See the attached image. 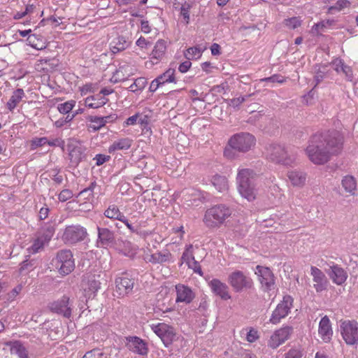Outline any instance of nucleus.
<instances>
[{
	"label": "nucleus",
	"mask_w": 358,
	"mask_h": 358,
	"mask_svg": "<svg viewBox=\"0 0 358 358\" xmlns=\"http://www.w3.org/2000/svg\"><path fill=\"white\" fill-rule=\"evenodd\" d=\"M246 100L245 96H239L237 98L231 99L229 101V105L234 108L239 106L242 103Z\"/></svg>",
	"instance_id": "nucleus-57"
},
{
	"label": "nucleus",
	"mask_w": 358,
	"mask_h": 358,
	"mask_svg": "<svg viewBox=\"0 0 358 358\" xmlns=\"http://www.w3.org/2000/svg\"><path fill=\"white\" fill-rule=\"evenodd\" d=\"M48 138L46 137L35 138L31 141V149L35 150L47 144Z\"/></svg>",
	"instance_id": "nucleus-48"
},
{
	"label": "nucleus",
	"mask_w": 358,
	"mask_h": 358,
	"mask_svg": "<svg viewBox=\"0 0 358 358\" xmlns=\"http://www.w3.org/2000/svg\"><path fill=\"white\" fill-rule=\"evenodd\" d=\"M85 193L93 194L94 196H97L101 194V187L96 184V181H93L90 185L84 189Z\"/></svg>",
	"instance_id": "nucleus-47"
},
{
	"label": "nucleus",
	"mask_w": 358,
	"mask_h": 358,
	"mask_svg": "<svg viewBox=\"0 0 358 358\" xmlns=\"http://www.w3.org/2000/svg\"><path fill=\"white\" fill-rule=\"evenodd\" d=\"M318 333L324 342H330L333 330L330 320L327 315L324 316L319 323Z\"/></svg>",
	"instance_id": "nucleus-20"
},
{
	"label": "nucleus",
	"mask_w": 358,
	"mask_h": 358,
	"mask_svg": "<svg viewBox=\"0 0 358 358\" xmlns=\"http://www.w3.org/2000/svg\"><path fill=\"white\" fill-rule=\"evenodd\" d=\"M343 143V136L337 131L317 133L310 137L306 153L313 164H324L330 160L331 156L341 152Z\"/></svg>",
	"instance_id": "nucleus-1"
},
{
	"label": "nucleus",
	"mask_w": 358,
	"mask_h": 358,
	"mask_svg": "<svg viewBox=\"0 0 358 358\" xmlns=\"http://www.w3.org/2000/svg\"><path fill=\"white\" fill-rule=\"evenodd\" d=\"M255 274L258 277L263 292H269L275 289V276L268 267L257 265Z\"/></svg>",
	"instance_id": "nucleus-9"
},
{
	"label": "nucleus",
	"mask_w": 358,
	"mask_h": 358,
	"mask_svg": "<svg viewBox=\"0 0 358 358\" xmlns=\"http://www.w3.org/2000/svg\"><path fill=\"white\" fill-rule=\"evenodd\" d=\"M120 222L124 223L127 227V229L129 230V231L132 234H136L141 236H145V235L148 234V233H146L145 231H142L139 226L131 223L125 215L123 216Z\"/></svg>",
	"instance_id": "nucleus-37"
},
{
	"label": "nucleus",
	"mask_w": 358,
	"mask_h": 358,
	"mask_svg": "<svg viewBox=\"0 0 358 358\" xmlns=\"http://www.w3.org/2000/svg\"><path fill=\"white\" fill-rule=\"evenodd\" d=\"M188 267L189 268L193 269L194 273H198L200 275H203V272L201 266L199 265V263L197 261L194 260L191 264V266Z\"/></svg>",
	"instance_id": "nucleus-60"
},
{
	"label": "nucleus",
	"mask_w": 358,
	"mask_h": 358,
	"mask_svg": "<svg viewBox=\"0 0 358 358\" xmlns=\"http://www.w3.org/2000/svg\"><path fill=\"white\" fill-rule=\"evenodd\" d=\"M211 54L213 55H220L221 54L220 52V46L217 43H213L210 47Z\"/></svg>",
	"instance_id": "nucleus-64"
},
{
	"label": "nucleus",
	"mask_w": 358,
	"mask_h": 358,
	"mask_svg": "<svg viewBox=\"0 0 358 358\" xmlns=\"http://www.w3.org/2000/svg\"><path fill=\"white\" fill-rule=\"evenodd\" d=\"M24 96L25 94L22 89L18 88L15 90L13 92L9 101L7 102L6 106L8 109L10 111H13Z\"/></svg>",
	"instance_id": "nucleus-30"
},
{
	"label": "nucleus",
	"mask_w": 358,
	"mask_h": 358,
	"mask_svg": "<svg viewBox=\"0 0 358 358\" xmlns=\"http://www.w3.org/2000/svg\"><path fill=\"white\" fill-rule=\"evenodd\" d=\"M325 271L332 282L337 285L344 284L348 277V272L340 265L334 263Z\"/></svg>",
	"instance_id": "nucleus-17"
},
{
	"label": "nucleus",
	"mask_w": 358,
	"mask_h": 358,
	"mask_svg": "<svg viewBox=\"0 0 358 358\" xmlns=\"http://www.w3.org/2000/svg\"><path fill=\"white\" fill-rule=\"evenodd\" d=\"M326 69L324 67L323 70H321L320 69H318L316 71V73L314 77V80L315 82V86H317L318 84H320L324 78L326 77Z\"/></svg>",
	"instance_id": "nucleus-52"
},
{
	"label": "nucleus",
	"mask_w": 358,
	"mask_h": 358,
	"mask_svg": "<svg viewBox=\"0 0 358 358\" xmlns=\"http://www.w3.org/2000/svg\"><path fill=\"white\" fill-rule=\"evenodd\" d=\"M108 99L104 96H101L99 94L96 96H90L85 99V106L90 108H99L104 106Z\"/></svg>",
	"instance_id": "nucleus-26"
},
{
	"label": "nucleus",
	"mask_w": 358,
	"mask_h": 358,
	"mask_svg": "<svg viewBox=\"0 0 358 358\" xmlns=\"http://www.w3.org/2000/svg\"><path fill=\"white\" fill-rule=\"evenodd\" d=\"M258 175L250 169H242L237 175L238 189L241 196L248 201H252L256 196V180Z\"/></svg>",
	"instance_id": "nucleus-2"
},
{
	"label": "nucleus",
	"mask_w": 358,
	"mask_h": 358,
	"mask_svg": "<svg viewBox=\"0 0 358 358\" xmlns=\"http://www.w3.org/2000/svg\"><path fill=\"white\" fill-rule=\"evenodd\" d=\"M166 50V43L164 40H158L152 51L151 59H156L155 63L157 64L159 60H161L165 54Z\"/></svg>",
	"instance_id": "nucleus-29"
},
{
	"label": "nucleus",
	"mask_w": 358,
	"mask_h": 358,
	"mask_svg": "<svg viewBox=\"0 0 358 358\" xmlns=\"http://www.w3.org/2000/svg\"><path fill=\"white\" fill-rule=\"evenodd\" d=\"M342 186L347 192L353 194L356 189L355 179L351 176H346L342 180Z\"/></svg>",
	"instance_id": "nucleus-39"
},
{
	"label": "nucleus",
	"mask_w": 358,
	"mask_h": 358,
	"mask_svg": "<svg viewBox=\"0 0 358 358\" xmlns=\"http://www.w3.org/2000/svg\"><path fill=\"white\" fill-rule=\"evenodd\" d=\"M49 211H50V209H49V208L47 207L46 205L44 207H42L39 210V215H38L39 219L43 220H45V218H47L48 216Z\"/></svg>",
	"instance_id": "nucleus-62"
},
{
	"label": "nucleus",
	"mask_w": 358,
	"mask_h": 358,
	"mask_svg": "<svg viewBox=\"0 0 358 358\" xmlns=\"http://www.w3.org/2000/svg\"><path fill=\"white\" fill-rule=\"evenodd\" d=\"M176 70L172 68H169L164 73L158 76L157 78V81H158L161 85H164L166 83H176V77H175Z\"/></svg>",
	"instance_id": "nucleus-34"
},
{
	"label": "nucleus",
	"mask_w": 358,
	"mask_h": 358,
	"mask_svg": "<svg viewBox=\"0 0 358 358\" xmlns=\"http://www.w3.org/2000/svg\"><path fill=\"white\" fill-rule=\"evenodd\" d=\"M76 101L71 100L58 105V110L62 114H68L75 106Z\"/></svg>",
	"instance_id": "nucleus-43"
},
{
	"label": "nucleus",
	"mask_w": 358,
	"mask_h": 358,
	"mask_svg": "<svg viewBox=\"0 0 358 358\" xmlns=\"http://www.w3.org/2000/svg\"><path fill=\"white\" fill-rule=\"evenodd\" d=\"M211 182L218 192H224L228 188L227 179L224 176L215 175L213 176Z\"/></svg>",
	"instance_id": "nucleus-35"
},
{
	"label": "nucleus",
	"mask_w": 358,
	"mask_h": 358,
	"mask_svg": "<svg viewBox=\"0 0 358 358\" xmlns=\"http://www.w3.org/2000/svg\"><path fill=\"white\" fill-rule=\"evenodd\" d=\"M126 341V347L130 351L143 356L148 353V343L142 338L138 336H127Z\"/></svg>",
	"instance_id": "nucleus-16"
},
{
	"label": "nucleus",
	"mask_w": 358,
	"mask_h": 358,
	"mask_svg": "<svg viewBox=\"0 0 358 358\" xmlns=\"http://www.w3.org/2000/svg\"><path fill=\"white\" fill-rule=\"evenodd\" d=\"M292 332L293 328L289 326H285L276 330L268 340V345L273 349L277 348L289 338Z\"/></svg>",
	"instance_id": "nucleus-15"
},
{
	"label": "nucleus",
	"mask_w": 358,
	"mask_h": 358,
	"mask_svg": "<svg viewBox=\"0 0 358 358\" xmlns=\"http://www.w3.org/2000/svg\"><path fill=\"white\" fill-rule=\"evenodd\" d=\"M338 64H341V71L345 75L346 79L352 81L353 73L351 67L345 65L341 59L338 60Z\"/></svg>",
	"instance_id": "nucleus-46"
},
{
	"label": "nucleus",
	"mask_w": 358,
	"mask_h": 358,
	"mask_svg": "<svg viewBox=\"0 0 358 358\" xmlns=\"http://www.w3.org/2000/svg\"><path fill=\"white\" fill-rule=\"evenodd\" d=\"M151 329L161 338L166 347L170 346L177 339V334L173 327L165 323L152 324Z\"/></svg>",
	"instance_id": "nucleus-11"
},
{
	"label": "nucleus",
	"mask_w": 358,
	"mask_h": 358,
	"mask_svg": "<svg viewBox=\"0 0 358 358\" xmlns=\"http://www.w3.org/2000/svg\"><path fill=\"white\" fill-rule=\"evenodd\" d=\"M171 254L166 250L164 252H158L150 255L148 261L152 264H163L169 262L171 258Z\"/></svg>",
	"instance_id": "nucleus-33"
},
{
	"label": "nucleus",
	"mask_w": 358,
	"mask_h": 358,
	"mask_svg": "<svg viewBox=\"0 0 358 358\" xmlns=\"http://www.w3.org/2000/svg\"><path fill=\"white\" fill-rule=\"evenodd\" d=\"M189 6L187 7L182 6L181 8V15L183 17L184 20L186 22V24L189 23Z\"/></svg>",
	"instance_id": "nucleus-61"
},
{
	"label": "nucleus",
	"mask_w": 358,
	"mask_h": 358,
	"mask_svg": "<svg viewBox=\"0 0 358 358\" xmlns=\"http://www.w3.org/2000/svg\"><path fill=\"white\" fill-rule=\"evenodd\" d=\"M101 280H103L101 275H90L87 278V285L89 292L96 293L101 287Z\"/></svg>",
	"instance_id": "nucleus-31"
},
{
	"label": "nucleus",
	"mask_w": 358,
	"mask_h": 358,
	"mask_svg": "<svg viewBox=\"0 0 358 358\" xmlns=\"http://www.w3.org/2000/svg\"><path fill=\"white\" fill-rule=\"evenodd\" d=\"M228 282L236 292L252 289L254 285L252 279L239 270H236L229 275Z\"/></svg>",
	"instance_id": "nucleus-6"
},
{
	"label": "nucleus",
	"mask_w": 358,
	"mask_h": 358,
	"mask_svg": "<svg viewBox=\"0 0 358 358\" xmlns=\"http://www.w3.org/2000/svg\"><path fill=\"white\" fill-rule=\"evenodd\" d=\"M129 45L124 36H117L114 38L110 44V48L113 53L115 54L126 50Z\"/></svg>",
	"instance_id": "nucleus-27"
},
{
	"label": "nucleus",
	"mask_w": 358,
	"mask_h": 358,
	"mask_svg": "<svg viewBox=\"0 0 358 358\" xmlns=\"http://www.w3.org/2000/svg\"><path fill=\"white\" fill-rule=\"evenodd\" d=\"M71 306L69 297L63 296L60 299L50 303L48 307L51 312L62 315L66 318H70L72 311Z\"/></svg>",
	"instance_id": "nucleus-14"
},
{
	"label": "nucleus",
	"mask_w": 358,
	"mask_h": 358,
	"mask_svg": "<svg viewBox=\"0 0 358 358\" xmlns=\"http://www.w3.org/2000/svg\"><path fill=\"white\" fill-rule=\"evenodd\" d=\"M231 213V209L225 204L215 205L206 211L203 222L208 227H217L230 217Z\"/></svg>",
	"instance_id": "nucleus-3"
},
{
	"label": "nucleus",
	"mask_w": 358,
	"mask_h": 358,
	"mask_svg": "<svg viewBox=\"0 0 358 358\" xmlns=\"http://www.w3.org/2000/svg\"><path fill=\"white\" fill-rule=\"evenodd\" d=\"M266 149L268 157L275 163L289 165L294 162V157L283 145L272 143Z\"/></svg>",
	"instance_id": "nucleus-4"
},
{
	"label": "nucleus",
	"mask_w": 358,
	"mask_h": 358,
	"mask_svg": "<svg viewBox=\"0 0 358 358\" xmlns=\"http://www.w3.org/2000/svg\"><path fill=\"white\" fill-rule=\"evenodd\" d=\"M350 6V2L348 0H338L334 6H330L328 13L333 14L335 11H340L345 8Z\"/></svg>",
	"instance_id": "nucleus-41"
},
{
	"label": "nucleus",
	"mask_w": 358,
	"mask_h": 358,
	"mask_svg": "<svg viewBox=\"0 0 358 358\" xmlns=\"http://www.w3.org/2000/svg\"><path fill=\"white\" fill-rule=\"evenodd\" d=\"M146 83V80L144 78H138L129 87V89L131 92L141 90L145 87Z\"/></svg>",
	"instance_id": "nucleus-45"
},
{
	"label": "nucleus",
	"mask_w": 358,
	"mask_h": 358,
	"mask_svg": "<svg viewBox=\"0 0 358 358\" xmlns=\"http://www.w3.org/2000/svg\"><path fill=\"white\" fill-rule=\"evenodd\" d=\"M55 232V224L51 222H46L41 228L39 236L43 239V241L48 243Z\"/></svg>",
	"instance_id": "nucleus-32"
},
{
	"label": "nucleus",
	"mask_w": 358,
	"mask_h": 358,
	"mask_svg": "<svg viewBox=\"0 0 358 358\" xmlns=\"http://www.w3.org/2000/svg\"><path fill=\"white\" fill-rule=\"evenodd\" d=\"M73 196L71 190L69 189H63L59 194L58 199L60 201L64 202L72 198Z\"/></svg>",
	"instance_id": "nucleus-51"
},
{
	"label": "nucleus",
	"mask_w": 358,
	"mask_h": 358,
	"mask_svg": "<svg viewBox=\"0 0 358 358\" xmlns=\"http://www.w3.org/2000/svg\"><path fill=\"white\" fill-rule=\"evenodd\" d=\"M293 298L289 295H285L273 310L270 322L272 324H278L282 318L285 317L290 312L293 306Z\"/></svg>",
	"instance_id": "nucleus-12"
},
{
	"label": "nucleus",
	"mask_w": 358,
	"mask_h": 358,
	"mask_svg": "<svg viewBox=\"0 0 358 358\" xmlns=\"http://www.w3.org/2000/svg\"><path fill=\"white\" fill-rule=\"evenodd\" d=\"M88 236L87 229L81 225L67 226L62 234V238L65 243L76 244L85 239Z\"/></svg>",
	"instance_id": "nucleus-10"
},
{
	"label": "nucleus",
	"mask_w": 358,
	"mask_h": 358,
	"mask_svg": "<svg viewBox=\"0 0 358 358\" xmlns=\"http://www.w3.org/2000/svg\"><path fill=\"white\" fill-rule=\"evenodd\" d=\"M340 331L342 338L347 345L358 344V322L356 320L341 321Z\"/></svg>",
	"instance_id": "nucleus-8"
},
{
	"label": "nucleus",
	"mask_w": 358,
	"mask_h": 358,
	"mask_svg": "<svg viewBox=\"0 0 358 358\" xmlns=\"http://www.w3.org/2000/svg\"><path fill=\"white\" fill-rule=\"evenodd\" d=\"M310 275L314 282L313 287L317 292H322L327 289L329 280L325 274L316 266L310 267Z\"/></svg>",
	"instance_id": "nucleus-18"
},
{
	"label": "nucleus",
	"mask_w": 358,
	"mask_h": 358,
	"mask_svg": "<svg viewBox=\"0 0 358 358\" xmlns=\"http://www.w3.org/2000/svg\"><path fill=\"white\" fill-rule=\"evenodd\" d=\"M85 149L80 145L73 146V148L70 150V162L72 166L75 167L78 166L80 162L85 159L86 155L85 154Z\"/></svg>",
	"instance_id": "nucleus-23"
},
{
	"label": "nucleus",
	"mask_w": 358,
	"mask_h": 358,
	"mask_svg": "<svg viewBox=\"0 0 358 358\" xmlns=\"http://www.w3.org/2000/svg\"><path fill=\"white\" fill-rule=\"evenodd\" d=\"M287 177L294 186H303L306 180V174L298 170L289 171Z\"/></svg>",
	"instance_id": "nucleus-25"
},
{
	"label": "nucleus",
	"mask_w": 358,
	"mask_h": 358,
	"mask_svg": "<svg viewBox=\"0 0 358 358\" xmlns=\"http://www.w3.org/2000/svg\"><path fill=\"white\" fill-rule=\"evenodd\" d=\"M209 285L213 292L220 296L222 299L228 300L231 299L229 287L225 283L217 279H213L209 282Z\"/></svg>",
	"instance_id": "nucleus-21"
},
{
	"label": "nucleus",
	"mask_w": 358,
	"mask_h": 358,
	"mask_svg": "<svg viewBox=\"0 0 358 358\" xmlns=\"http://www.w3.org/2000/svg\"><path fill=\"white\" fill-rule=\"evenodd\" d=\"M86 120L92 123L88 126V129L93 131H99L101 128L104 127V121L101 117L95 115H88L86 117Z\"/></svg>",
	"instance_id": "nucleus-36"
},
{
	"label": "nucleus",
	"mask_w": 358,
	"mask_h": 358,
	"mask_svg": "<svg viewBox=\"0 0 358 358\" xmlns=\"http://www.w3.org/2000/svg\"><path fill=\"white\" fill-rule=\"evenodd\" d=\"M136 43L141 48H146L148 45H150V43L147 41L146 39L142 36L136 41Z\"/></svg>",
	"instance_id": "nucleus-63"
},
{
	"label": "nucleus",
	"mask_w": 358,
	"mask_h": 358,
	"mask_svg": "<svg viewBox=\"0 0 358 358\" xmlns=\"http://www.w3.org/2000/svg\"><path fill=\"white\" fill-rule=\"evenodd\" d=\"M283 23L289 29H295L301 26V21L297 17H292L285 19Z\"/></svg>",
	"instance_id": "nucleus-44"
},
{
	"label": "nucleus",
	"mask_w": 358,
	"mask_h": 358,
	"mask_svg": "<svg viewBox=\"0 0 358 358\" xmlns=\"http://www.w3.org/2000/svg\"><path fill=\"white\" fill-rule=\"evenodd\" d=\"M134 280L127 277H119L115 279V292L118 296L129 294L133 290Z\"/></svg>",
	"instance_id": "nucleus-19"
},
{
	"label": "nucleus",
	"mask_w": 358,
	"mask_h": 358,
	"mask_svg": "<svg viewBox=\"0 0 358 358\" xmlns=\"http://www.w3.org/2000/svg\"><path fill=\"white\" fill-rule=\"evenodd\" d=\"M104 215L108 218L120 221L124 215L120 211L119 208L116 206L113 205L110 206L105 210Z\"/></svg>",
	"instance_id": "nucleus-38"
},
{
	"label": "nucleus",
	"mask_w": 358,
	"mask_h": 358,
	"mask_svg": "<svg viewBox=\"0 0 358 358\" xmlns=\"http://www.w3.org/2000/svg\"><path fill=\"white\" fill-rule=\"evenodd\" d=\"M329 22L322 21L314 24L312 27V32L314 34H320V31H324V29L327 27Z\"/></svg>",
	"instance_id": "nucleus-49"
},
{
	"label": "nucleus",
	"mask_w": 358,
	"mask_h": 358,
	"mask_svg": "<svg viewBox=\"0 0 358 358\" xmlns=\"http://www.w3.org/2000/svg\"><path fill=\"white\" fill-rule=\"evenodd\" d=\"M93 159L96 161V166H101L105 162H108L110 159V156L98 154L96 155Z\"/></svg>",
	"instance_id": "nucleus-53"
},
{
	"label": "nucleus",
	"mask_w": 358,
	"mask_h": 358,
	"mask_svg": "<svg viewBox=\"0 0 358 358\" xmlns=\"http://www.w3.org/2000/svg\"><path fill=\"white\" fill-rule=\"evenodd\" d=\"M202 50L197 47L189 48L185 53V57L187 59L191 60L198 59L201 56Z\"/></svg>",
	"instance_id": "nucleus-42"
},
{
	"label": "nucleus",
	"mask_w": 358,
	"mask_h": 358,
	"mask_svg": "<svg viewBox=\"0 0 358 358\" xmlns=\"http://www.w3.org/2000/svg\"><path fill=\"white\" fill-rule=\"evenodd\" d=\"M132 140L129 138H124L115 141L108 148L109 153H113L117 150H128L130 148Z\"/></svg>",
	"instance_id": "nucleus-28"
},
{
	"label": "nucleus",
	"mask_w": 358,
	"mask_h": 358,
	"mask_svg": "<svg viewBox=\"0 0 358 358\" xmlns=\"http://www.w3.org/2000/svg\"><path fill=\"white\" fill-rule=\"evenodd\" d=\"M255 144L254 136L245 132L234 134L229 141V145L233 150L241 152H248Z\"/></svg>",
	"instance_id": "nucleus-7"
},
{
	"label": "nucleus",
	"mask_w": 358,
	"mask_h": 358,
	"mask_svg": "<svg viewBox=\"0 0 358 358\" xmlns=\"http://www.w3.org/2000/svg\"><path fill=\"white\" fill-rule=\"evenodd\" d=\"M194 260L195 259L193 255V246L192 245H189L182 255L181 261L182 262H185L188 266H191V264Z\"/></svg>",
	"instance_id": "nucleus-40"
},
{
	"label": "nucleus",
	"mask_w": 358,
	"mask_h": 358,
	"mask_svg": "<svg viewBox=\"0 0 358 358\" xmlns=\"http://www.w3.org/2000/svg\"><path fill=\"white\" fill-rule=\"evenodd\" d=\"M48 243L46 241H43V239L38 236L34 242L31 245V249L34 252H38L39 250L43 248L44 245Z\"/></svg>",
	"instance_id": "nucleus-50"
},
{
	"label": "nucleus",
	"mask_w": 358,
	"mask_h": 358,
	"mask_svg": "<svg viewBox=\"0 0 358 358\" xmlns=\"http://www.w3.org/2000/svg\"><path fill=\"white\" fill-rule=\"evenodd\" d=\"M116 243L115 232L105 227H97L96 245L100 248L113 247Z\"/></svg>",
	"instance_id": "nucleus-13"
},
{
	"label": "nucleus",
	"mask_w": 358,
	"mask_h": 358,
	"mask_svg": "<svg viewBox=\"0 0 358 358\" xmlns=\"http://www.w3.org/2000/svg\"><path fill=\"white\" fill-rule=\"evenodd\" d=\"M262 82H272V83H282L284 82V79L282 76L275 74L272 76L264 78L261 80Z\"/></svg>",
	"instance_id": "nucleus-55"
},
{
	"label": "nucleus",
	"mask_w": 358,
	"mask_h": 358,
	"mask_svg": "<svg viewBox=\"0 0 358 358\" xmlns=\"http://www.w3.org/2000/svg\"><path fill=\"white\" fill-rule=\"evenodd\" d=\"M192 66L190 60L187 59L185 62L181 63L178 67V70L181 73H186Z\"/></svg>",
	"instance_id": "nucleus-59"
},
{
	"label": "nucleus",
	"mask_w": 358,
	"mask_h": 358,
	"mask_svg": "<svg viewBox=\"0 0 358 358\" xmlns=\"http://www.w3.org/2000/svg\"><path fill=\"white\" fill-rule=\"evenodd\" d=\"M52 262L59 273L62 275L69 274L75 268L73 254L70 250H59L55 258L52 259Z\"/></svg>",
	"instance_id": "nucleus-5"
},
{
	"label": "nucleus",
	"mask_w": 358,
	"mask_h": 358,
	"mask_svg": "<svg viewBox=\"0 0 358 358\" xmlns=\"http://www.w3.org/2000/svg\"><path fill=\"white\" fill-rule=\"evenodd\" d=\"M47 144L52 147H63L64 141L62 138H55L52 140H48Z\"/></svg>",
	"instance_id": "nucleus-58"
},
{
	"label": "nucleus",
	"mask_w": 358,
	"mask_h": 358,
	"mask_svg": "<svg viewBox=\"0 0 358 358\" xmlns=\"http://www.w3.org/2000/svg\"><path fill=\"white\" fill-rule=\"evenodd\" d=\"M302 352L299 349H290L286 354L285 358H301Z\"/></svg>",
	"instance_id": "nucleus-56"
},
{
	"label": "nucleus",
	"mask_w": 358,
	"mask_h": 358,
	"mask_svg": "<svg viewBox=\"0 0 358 358\" xmlns=\"http://www.w3.org/2000/svg\"><path fill=\"white\" fill-rule=\"evenodd\" d=\"M176 289L177 294L176 302L189 303L194 298V294L192 290L184 285H177Z\"/></svg>",
	"instance_id": "nucleus-22"
},
{
	"label": "nucleus",
	"mask_w": 358,
	"mask_h": 358,
	"mask_svg": "<svg viewBox=\"0 0 358 358\" xmlns=\"http://www.w3.org/2000/svg\"><path fill=\"white\" fill-rule=\"evenodd\" d=\"M6 345L10 346V353L12 355H16L19 358H29L28 351L20 341H10L6 343Z\"/></svg>",
	"instance_id": "nucleus-24"
},
{
	"label": "nucleus",
	"mask_w": 358,
	"mask_h": 358,
	"mask_svg": "<svg viewBox=\"0 0 358 358\" xmlns=\"http://www.w3.org/2000/svg\"><path fill=\"white\" fill-rule=\"evenodd\" d=\"M103 353L99 349H93L87 352L82 358H100Z\"/></svg>",
	"instance_id": "nucleus-54"
}]
</instances>
